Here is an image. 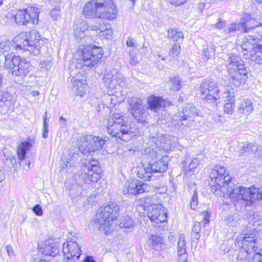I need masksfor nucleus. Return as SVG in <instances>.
<instances>
[{
  "mask_svg": "<svg viewBox=\"0 0 262 262\" xmlns=\"http://www.w3.org/2000/svg\"><path fill=\"white\" fill-rule=\"evenodd\" d=\"M211 179V191L218 196L229 195L233 202H239L246 206L251 205L255 201L262 200V189L255 187L247 188L236 186L228 188L231 177L227 172L225 167L216 165L210 173Z\"/></svg>",
  "mask_w": 262,
  "mask_h": 262,
  "instance_id": "obj_1",
  "label": "nucleus"
},
{
  "mask_svg": "<svg viewBox=\"0 0 262 262\" xmlns=\"http://www.w3.org/2000/svg\"><path fill=\"white\" fill-rule=\"evenodd\" d=\"M83 14L88 18L112 20L116 18L117 9L112 0H91L84 6Z\"/></svg>",
  "mask_w": 262,
  "mask_h": 262,
  "instance_id": "obj_2",
  "label": "nucleus"
},
{
  "mask_svg": "<svg viewBox=\"0 0 262 262\" xmlns=\"http://www.w3.org/2000/svg\"><path fill=\"white\" fill-rule=\"evenodd\" d=\"M13 41L17 48L27 51L35 56L40 53L41 46L43 45V41L36 30L21 33L14 37Z\"/></svg>",
  "mask_w": 262,
  "mask_h": 262,
  "instance_id": "obj_3",
  "label": "nucleus"
},
{
  "mask_svg": "<svg viewBox=\"0 0 262 262\" xmlns=\"http://www.w3.org/2000/svg\"><path fill=\"white\" fill-rule=\"evenodd\" d=\"M255 236V233L250 231L249 233H243L237 237L235 244L240 248L237 262H251L250 254L258 249Z\"/></svg>",
  "mask_w": 262,
  "mask_h": 262,
  "instance_id": "obj_4",
  "label": "nucleus"
},
{
  "mask_svg": "<svg viewBox=\"0 0 262 262\" xmlns=\"http://www.w3.org/2000/svg\"><path fill=\"white\" fill-rule=\"evenodd\" d=\"M108 133L112 137L127 142L131 137L129 127L126 124L123 116L120 113H115L108 119L106 125Z\"/></svg>",
  "mask_w": 262,
  "mask_h": 262,
  "instance_id": "obj_5",
  "label": "nucleus"
},
{
  "mask_svg": "<svg viewBox=\"0 0 262 262\" xmlns=\"http://www.w3.org/2000/svg\"><path fill=\"white\" fill-rule=\"evenodd\" d=\"M119 207L115 203L110 202L106 206L100 209L97 215L100 230L106 234L110 232L112 224L114 219L119 215Z\"/></svg>",
  "mask_w": 262,
  "mask_h": 262,
  "instance_id": "obj_6",
  "label": "nucleus"
},
{
  "mask_svg": "<svg viewBox=\"0 0 262 262\" xmlns=\"http://www.w3.org/2000/svg\"><path fill=\"white\" fill-rule=\"evenodd\" d=\"M5 67L9 69L13 75L21 77L27 76L31 69L29 62L16 56L12 53L5 55Z\"/></svg>",
  "mask_w": 262,
  "mask_h": 262,
  "instance_id": "obj_7",
  "label": "nucleus"
},
{
  "mask_svg": "<svg viewBox=\"0 0 262 262\" xmlns=\"http://www.w3.org/2000/svg\"><path fill=\"white\" fill-rule=\"evenodd\" d=\"M198 115L196 108L189 104L183 108L182 112H178L172 117L171 122L176 127H194L195 122L193 117Z\"/></svg>",
  "mask_w": 262,
  "mask_h": 262,
  "instance_id": "obj_8",
  "label": "nucleus"
},
{
  "mask_svg": "<svg viewBox=\"0 0 262 262\" xmlns=\"http://www.w3.org/2000/svg\"><path fill=\"white\" fill-rule=\"evenodd\" d=\"M220 92L217 82L213 79H206L200 85L201 98L207 103H216L220 98Z\"/></svg>",
  "mask_w": 262,
  "mask_h": 262,
  "instance_id": "obj_9",
  "label": "nucleus"
},
{
  "mask_svg": "<svg viewBox=\"0 0 262 262\" xmlns=\"http://www.w3.org/2000/svg\"><path fill=\"white\" fill-rule=\"evenodd\" d=\"M128 111L132 114L135 120L139 123H146L148 115V107L142 99L136 97H133L128 99Z\"/></svg>",
  "mask_w": 262,
  "mask_h": 262,
  "instance_id": "obj_10",
  "label": "nucleus"
},
{
  "mask_svg": "<svg viewBox=\"0 0 262 262\" xmlns=\"http://www.w3.org/2000/svg\"><path fill=\"white\" fill-rule=\"evenodd\" d=\"M122 75L116 71L112 70L111 72L106 73L103 78V82L105 87L108 89L110 94L106 96L107 99L111 101L113 104H115L116 101L115 98L116 96H114V90H116L121 85L122 82Z\"/></svg>",
  "mask_w": 262,
  "mask_h": 262,
  "instance_id": "obj_11",
  "label": "nucleus"
},
{
  "mask_svg": "<svg viewBox=\"0 0 262 262\" xmlns=\"http://www.w3.org/2000/svg\"><path fill=\"white\" fill-rule=\"evenodd\" d=\"M39 9L36 7H28L26 9L17 10L14 15L15 21L18 25L26 26L31 23L37 24L38 22Z\"/></svg>",
  "mask_w": 262,
  "mask_h": 262,
  "instance_id": "obj_12",
  "label": "nucleus"
},
{
  "mask_svg": "<svg viewBox=\"0 0 262 262\" xmlns=\"http://www.w3.org/2000/svg\"><path fill=\"white\" fill-rule=\"evenodd\" d=\"M83 170L84 174L83 178L85 183H96L101 178V168L97 161H88L85 164Z\"/></svg>",
  "mask_w": 262,
  "mask_h": 262,
  "instance_id": "obj_13",
  "label": "nucleus"
},
{
  "mask_svg": "<svg viewBox=\"0 0 262 262\" xmlns=\"http://www.w3.org/2000/svg\"><path fill=\"white\" fill-rule=\"evenodd\" d=\"M102 49L97 46L86 47L83 51L82 63L84 66L92 67L101 58Z\"/></svg>",
  "mask_w": 262,
  "mask_h": 262,
  "instance_id": "obj_14",
  "label": "nucleus"
},
{
  "mask_svg": "<svg viewBox=\"0 0 262 262\" xmlns=\"http://www.w3.org/2000/svg\"><path fill=\"white\" fill-rule=\"evenodd\" d=\"M104 143L105 141L103 139L89 135L85 138V141L83 142L80 149L83 150L84 154H86L101 148Z\"/></svg>",
  "mask_w": 262,
  "mask_h": 262,
  "instance_id": "obj_15",
  "label": "nucleus"
},
{
  "mask_svg": "<svg viewBox=\"0 0 262 262\" xmlns=\"http://www.w3.org/2000/svg\"><path fill=\"white\" fill-rule=\"evenodd\" d=\"M148 209V216L154 226H158L159 223L166 221L167 212L162 204L155 205L154 208Z\"/></svg>",
  "mask_w": 262,
  "mask_h": 262,
  "instance_id": "obj_16",
  "label": "nucleus"
},
{
  "mask_svg": "<svg viewBox=\"0 0 262 262\" xmlns=\"http://www.w3.org/2000/svg\"><path fill=\"white\" fill-rule=\"evenodd\" d=\"M226 62L228 72L232 74L235 70L246 69L244 61L233 54H223L222 57Z\"/></svg>",
  "mask_w": 262,
  "mask_h": 262,
  "instance_id": "obj_17",
  "label": "nucleus"
},
{
  "mask_svg": "<svg viewBox=\"0 0 262 262\" xmlns=\"http://www.w3.org/2000/svg\"><path fill=\"white\" fill-rule=\"evenodd\" d=\"M147 188V184L134 180L125 183L123 187V192L124 194L136 195L145 191Z\"/></svg>",
  "mask_w": 262,
  "mask_h": 262,
  "instance_id": "obj_18",
  "label": "nucleus"
},
{
  "mask_svg": "<svg viewBox=\"0 0 262 262\" xmlns=\"http://www.w3.org/2000/svg\"><path fill=\"white\" fill-rule=\"evenodd\" d=\"M62 251L64 258L67 260H75L81 254V250L77 243L72 240L63 244Z\"/></svg>",
  "mask_w": 262,
  "mask_h": 262,
  "instance_id": "obj_19",
  "label": "nucleus"
},
{
  "mask_svg": "<svg viewBox=\"0 0 262 262\" xmlns=\"http://www.w3.org/2000/svg\"><path fill=\"white\" fill-rule=\"evenodd\" d=\"M260 26H262V24H248V23H245L244 20H241L239 23H233L230 25L224 30V31L226 34L232 33L236 31H241L246 33Z\"/></svg>",
  "mask_w": 262,
  "mask_h": 262,
  "instance_id": "obj_20",
  "label": "nucleus"
},
{
  "mask_svg": "<svg viewBox=\"0 0 262 262\" xmlns=\"http://www.w3.org/2000/svg\"><path fill=\"white\" fill-rule=\"evenodd\" d=\"M156 157L155 160H152L151 162L149 163L150 166L152 168V172H163L165 171L168 166V157H161L159 154H156Z\"/></svg>",
  "mask_w": 262,
  "mask_h": 262,
  "instance_id": "obj_21",
  "label": "nucleus"
},
{
  "mask_svg": "<svg viewBox=\"0 0 262 262\" xmlns=\"http://www.w3.org/2000/svg\"><path fill=\"white\" fill-rule=\"evenodd\" d=\"M39 251L44 255L53 256L58 253V247L53 239H48L40 245Z\"/></svg>",
  "mask_w": 262,
  "mask_h": 262,
  "instance_id": "obj_22",
  "label": "nucleus"
},
{
  "mask_svg": "<svg viewBox=\"0 0 262 262\" xmlns=\"http://www.w3.org/2000/svg\"><path fill=\"white\" fill-rule=\"evenodd\" d=\"M147 102L149 108L155 112L162 107H165L171 105V102L168 100L155 96H150L148 99Z\"/></svg>",
  "mask_w": 262,
  "mask_h": 262,
  "instance_id": "obj_23",
  "label": "nucleus"
},
{
  "mask_svg": "<svg viewBox=\"0 0 262 262\" xmlns=\"http://www.w3.org/2000/svg\"><path fill=\"white\" fill-rule=\"evenodd\" d=\"M163 239L157 234H150L147 237L145 246L149 250L160 251L162 246Z\"/></svg>",
  "mask_w": 262,
  "mask_h": 262,
  "instance_id": "obj_24",
  "label": "nucleus"
},
{
  "mask_svg": "<svg viewBox=\"0 0 262 262\" xmlns=\"http://www.w3.org/2000/svg\"><path fill=\"white\" fill-rule=\"evenodd\" d=\"M230 74L231 75L233 84L236 87H238L242 83L245 82L247 78V70L246 69H239Z\"/></svg>",
  "mask_w": 262,
  "mask_h": 262,
  "instance_id": "obj_25",
  "label": "nucleus"
},
{
  "mask_svg": "<svg viewBox=\"0 0 262 262\" xmlns=\"http://www.w3.org/2000/svg\"><path fill=\"white\" fill-rule=\"evenodd\" d=\"M73 84V91L80 97H82L85 92L86 87V80L84 79H78L73 78L71 80Z\"/></svg>",
  "mask_w": 262,
  "mask_h": 262,
  "instance_id": "obj_26",
  "label": "nucleus"
},
{
  "mask_svg": "<svg viewBox=\"0 0 262 262\" xmlns=\"http://www.w3.org/2000/svg\"><path fill=\"white\" fill-rule=\"evenodd\" d=\"M178 262H187L188 254L186 250V243L184 237L180 236L177 245Z\"/></svg>",
  "mask_w": 262,
  "mask_h": 262,
  "instance_id": "obj_27",
  "label": "nucleus"
},
{
  "mask_svg": "<svg viewBox=\"0 0 262 262\" xmlns=\"http://www.w3.org/2000/svg\"><path fill=\"white\" fill-rule=\"evenodd\" d=\"M150 142L155 143L158 147L164 150H168L170 147L169 140L166 139L165 136L161 135L158 136L157 138L152 137L150 139Z\"/></svg>",
  "mask_w": 262,
  "mask_h": 262,
  "instance_id": "obj_28",
  "label": "nucleus"
},
{
  "mask_svg": "<svg viewBox=\"0 0 262 262\" xmlns=\"http://www.w3.org/2000/svg\"><path fill=\"white\" fill-rule=\"evenodd\" d=\"M3 81V77L0 74V88ZM12 104V96L5 91H0V105L2 106L9 107Z\"/></svg>",
  "mask_w": 262,
  "mask_h": 262,
  "instance_id": "obj_29",
  "label": "nucleus"
},
{
  "mask_svg": "<svg viewBox=\"0 0 262 262\" xmlns=\"http://www.w3.org/2000/svg\"><path fill=\"white\" fill-rule=\"evenodd\" d=\"M254 106L252 102L249 99H244L240 104L238 109V113L245 116H248L252 113Z\"/></svg>",
  "mask_w": 262,
  "mask_h": 262,
  "instance_id": "obj_30",
  "label": "nucleus"
},
{
  "mask_svg": "<svg viewBox=\"0 0 262 262\" xmlns=\"http://www.w3.org/2000/svg\"><path fill=\"white\" fill-rule=\"evenodd\" d=\"M152 173H153L152 168L150 166V164L148 163L139 168L137 176L139 178L145 180H149L152 176Z\"/></svg>",
  "mask_w": 262,
  "mask_h": 262,
  "instance_id": "obj_31",
  "label": "nucleus"
},
{
  "mask_svg": "<svg viewBox=\"0 0 262 262\" xmlns=\"http://www.w3.org/2000/svg\"><path fill=\"white\" fill-rule=\"evenodd\" d=\"M258 150L257 145L253 143H244L241 147L239 154L240 156H248L251 154H254V151Z\"/></svg>",
  "mask_w": 262,
  "mask_h": 262,
  "instance_id": "obj_32",
  "label": "nucleus"
},
{
  "mask_svg": "<svg viewBox=\"0 0 262 262\" xmlns=\"http://www.w3.org/2000/svg\"><path fill=\"white\" fill-rule=\"evenodd\" d=\"M200 216L203 219V221L195 222L192 228V232L200 233L201 230V224L204 225L209 223V214L207 211L203 212Z\"/></svg>",
  "mask_w": 262,
  "mask_h": 262,
  "instance_id": "obj_33",
  "label": "nucleus"
},
{
  "mask_svg": "<svg viewBox=\"0 0 262 262\" xmlns=\"http://www.w3.org/2000/svg\"><path fill=\"white\" fill-rule=\"evenodd\" d=\"M70 195L72 200L78 198V200L82 198L85 194L86 192L80 186H74L70 190Z\"/></svg>",
  "mask_w": 262,
  "mask_h": 262,
  "instance_id": "obj_34",
  "label": "nucleus"
},
{
  "mask_svg": "<svg viewBox=\"0 0 262 262\" xmlns=\"http://www.w3.org/2000/svg\"><path fill=\"white\" fill-rule=\"evenodd\" d=\"M167 37L173 41H178L183 39L184 35L182 31L177 29L171 28L167 30Z\"/></svg>",
  "mask_w": 262,
  "mask_h": 262,
  "instance_id": "obj_35",
  "label": "nucleus"
},
{
  "mask_svg": "<svg viewBox=\"0 0 262 262\" xmlns=\"http://www.w3.org/2000/svg\"><path fill=\"white\" fill-rule=\"evenodd\" d=\"M32 144L29 142H24L19 146L17 155L19 159L23 160L25 158L26 152L31 147Z\"/></svg>",
  "mask_w": 262,
  "mask_h": 262,
  "instance_id": "obj_36",
  "label": "nucleus"
},
{
  "mask_svg": "<svg viewBox=\"0 0 262 262\" xmlns=\"http://www.w3.org/2000/svg\"><path fill=\"white\" fill-rule=\"evenodd\" d=\"M119 226L121 228L130 229L134 228V222L128 216L122 217Z\"/></svg>",
  "mask_w": 262,
  "mask_h": 262,
  "instance_id": "obj_37",
  "label": "nucleus"
},
{
  "mask_svg": "<svg viewBox=\"0 0 262 262\" xmlns=\"http://www.w3.org/2000/svg\"><path fill=\"white\" fill-rule=\"evenodd\" d=\"M200 163L199 159L196 158H193L187 167L185 168V172L187 174L191 175L194 170L198 167Z\"/></svg>",
  "mask_w": 262,
  "mask_h": 262,
  "instance_id": "obj_38",
  "label": "nucleus"
},
{
  "mask_svg": "<svg viewBox=\"0 0 262 262\" xmlns=\"http://www.w3.org/2000/svg\"><path fill=\"white\" fill-rule=\"evenodd\" d=\"M215 50L214 47H210L205 48L202 53L203 59L205 61H208L215 55Z\"/></svg>",
  "mask_w": 262,
  "mask_h": 262,
  "instance_id": "obj_39",
  "label": "nucleus"
},
{
  "mask_svg": "<svg viewBox=\"0 0 262 262\" xmlns=\"http://www.w3.org/2000/svg\"><path fill=\"white\" fill-rule=\"evenodd\" d=\"M253 57L256 63L262 64V46H257L255 47V54Z\"/></svg>",
  "mask_w": 262,
  "mask_h": 262,
  "instance_id": "obj_40",
  "label": "nucleus"
},
{
  "mask_svg": "<svg viewBox=\"0 0 262 262\" xmlns=\"http://www.w3.org/2000/svg\"><path fill=\"white\" fill-rule=\"evenodd\" d=\"M10 41L7 40L6 38H0V52H5L10 50Z\"/></svg>",
  "mask_w": 262,
  "mask_h": 262,
  "instance_id": "obj_41",
  "label": "nucleus"
},
{
  "mask_svg": "<svg viewBox=\"0 0 262 262\" xmlns=\"http://www.w3.org/2000/svg\"><path fill=\"white\" fill-rule=\"evenodd\" d=\"M181 51L179 43H175L173 47L170 49L168 54L173 58L177 57L180 54Z\"/></svg>",
  "mask_w": 262,
  "mask_h": 262,
  "instance_id": "obj_42",
  "label": "nucleus"
},
{
  "mask_svg": "<svg viewBox=\"0 0 262 262\" xmlns=\"http://www.w3.org/2000/svg\"><path fill=\"white\" fill-rule=\"evenodd\" d=\"M98 29L100 31V35L101 36L104 37L106 39L110 38L113 34L112 29L110 28V26H108V27H106L105 30L103 29L102 27H101L100 28H99Z\"/></svg>",
  "mask_w": 262,
  "mask_h": 262,
  "instance_id": "obj_43",
  "label": "nucleus"
},
{
  "mask_svg": "<svg viewBox=\"0 0 262 262\" xmlns=\"http://www.w3.org/2000/svg\"><path fill=\"white\" fill-rule=\"evenodd\" d=\"M47 112L46 111L43 116V134L42 137L44 138H46L48 137V134L49 132V125L47 122Z\"/></svg>",
  "mask_w": 262,
  "mask_h": 262,
  "instance_id": "obj_44",
  "label": "nucleus"
},
{
  "mask_svg": "<svg viewBox=\"0 0 262 262\" xmlns=\"http://www.w3.org/2000/svg\"><path fill=\"white\" fill-rule=\"evenodd\" d=\"M198 204V193L196 190H194L190 202V206L192 209L195 210Z\"/></svg>",
  "mask_w": 262,
  "mask_h": 262,
  "instance_id": "obj_45",
  "label": "nucleus"
},
{
  "mask_svg": "<svg viewBox=\"0 0 262 262\" xmlns=\"http://www.w3.org/2000/svg\"><path fill=\"white\" fill-rule=\"evenodd\" d=\"M171 89L173 91H177L180 89L181 80L179 77H174L171 80Z\"/></svg>",
  "mask_w": 262,
  "mask_h": 262,
  "instance_id": "obj_46",
  "label": "nucleus"
},
{
  "mask_svg": "<svg viewBox=\"0 0 262 262\" xmlns=\"http://www.w3.org/2000/svg\"><path fill=\"white\" fill-rule=\"evenodd\" d=\"M155 197L148 196L145 199V205L146 207H150V208H154L155 205L159 204L156 203Z\"/></svg>",
  "mask_w": 262,
  "mask_h": 262,
  "instance_id": "obj_47",
  "label": "nucleus"
},
{
  "mask_svg": "<svg viewBox=\"0 0 262 262\" xmlns=\"http://www.w3.org/2000/svg\"><path fill=\"white\" fill-rule=\"evenodd\" d=\"M234 103L233 101H229L225 103L224 110L226 114H232L234 111Z\"/></svg>",
  "mask_w": 262,
  "mask_h": 262,
  "instance_id": "obj_48",
  "label": "nucleus"
},
{
  "mask_svg": "<svg viewBox=\"0 0 262 262\" xmlns=\"http://www.w3.org/2000/svg\"><path fill=\"white\" fill-rule=\"evenodd\" d=\"M80 24L82 25V27L79 28H77L75 31V35L79 36L80 37L82 38L83 35L81 34L80 32H81V33H83L87 30L88 24L85 22H82Z\"/></svg>",
  "mask_w": 262,
  "mask_h": 262,
  "instance_id": "obj_49",
  "label": "nucleus"
},
{
  "mask_svg": "<svg viewBox=\"0 0 262 262\" xmlns=\"http://www.w3.org/2000/svg\"><path fill=\"white\" fill-rule=\"evenodd\" d=\"M60 8L59 6H56L54 9L51 11V16L54 20H57L59 16Z\"/></svg>",
  "mask_w": 262,
  "mask_h": 262,
  "instance_id": "obj_50",
  "label": "nucleus"
},
{
  "mask_svg": "<svg viewBox=\"0 0 262 262\" xmlns=\"http://www.w3.org/2000/svg\"><path fill=\"white\" fill-rule=\"evenodd\" d=\"M40 66L41 68H45L48 70L51 68L52 66V63L49 60H44L40 62Z\"/></svg>",
  "mask_w": 262,
  "mask_h": 262,
  "instance_id": "obj_51",
  "label": "nucleus"
},
{
  "mask_svg": "<svg viewBox=\"0 0 262 262\" xmlns=\"http://www.w3.org/2000/svg\"><path fill=\"white\" fill-rule=\"evenodd\" d=\"M32 210L34 212V213L38 216L42 215L43 213L41 206L38 204L36 205L33 208Z\"/></svg>",
  "mask_w": 262,
  "mask_h": 262,
  "instance_id": "obj_52",
  "label": "nucleus"
},
{
  "mask_svg": "<svg viewBox=\"0 0 262 262\" xmlns=\"http://www.w3.org/2000/svg\"><path fill=\"white\" fill-rule=\"evenodd\" d=\"M242 47L243 50L250 52L253 49V45L249 42H245L242 43Z\"/></svg>",
  "mask_w": 262,
  "mask_h": 262,
  "instance_id": "obj_53",
  "label": "nucleus"
},
{
  "mask_svg": "<svg viewBox=\"0 0 262 262\" xmlns=\"http://www.w3.org/2000/svg\"><path fill=\"white\" fill-rule=\"evenodd\" d=\"M253 262H262V253H256L253 256Z\"/></svg>",
  "mask_w": 262,
  "mask_h": 262,
  "instance_id": "obj_54",
  "label": "nucleus"
},
{
  "mask_svg": "<svg viewBox=\"0 0 262 262\" xmlns=\"http://www.w3.org/2000/svg\"><path fill=\"white\" fill-rule=\"evenodd\" d=\"M226 25V23L224 21H222L220 19H219V21L216 24H214L213 27L219 29H223Z\"/></svg>",
  "mask_w": 262,
  "mask_h": 262,
  "instance_id": "obj_55",
  "label": "nucleus"
},
{
  "mask_svg": "<svg viewBox=\"0 0 262 262\" xmlns=\"http://www.w3.org/2000/svg\"><path fill=\"white\" fill-rule=\"evenodd\" d=\"M138 63V60L136 56L130 54L129 63L133 66H136Z\"/></svg>",
  "mask_w": 262,
  "mask_h": 262,
  "instance_id": "obj_56",
  "label": "nucleus"
},
{
  "mask_svg": "<svg viewBox=\"0 0 262 262\" xmlns=\"http://www.w3.org/2000/svg\"><path fill=\"white\" fill-rule=\"evenodd\" d=\"M6 250H7L8 255V256L10 257H14V250H13V248H12L11 246L8 245L6 247Z\"/></svg>",
  "mask_w": 262,
  "mask_h": 262,
  "instance_id": "obj_57",
  "label": "nucleus"
},
{
  "mask_svg": "<svg viewBox=\"0 0 262 262\" xmlns=\"http://www.w3.org/2000/svg\"><path fill=\"white\" fill-rule=\"evenodd\" d=\"M126 45L129 47H135L137 46L136 44L134 41V39L131 38H129L126 40Z\"/></svg>",
  "mask_w": 262,
  "mask_h": 262,
  "instance_id": "obj_58",
  "label": "nucleus"
},
{
  "mask_svg": "<svg viewBox=\"0 0 262 262\" xmlns=\"http://www.w3.org/2000/svg\"><path fill=\"white\" fill-rule=\"evenodd\" d=\"M169 2L176 6H179L185 3L186 0H169Z\"/></svg>",
  "mask_w": 262,
  "mask_h": 262,
  "instance_id": "obj_59",
  "label": "nucleus"
},
{
  "mask_svg": "<svg viewBox=\"0 0 262 262\" xmlns=\"http://www.w3.org/2000/svg\"><path fill=\"white\" fill-rule=\"evenodd\" d=\"M258 150L257 151H254V155L256 157H258L262 158V147L260 146L257 145Z\"/></svg>",
  "mask_w": 262,
  "mask_h": 262,
  "instance_id": "obj_60",
  "label": "nucleus"
},
{
  "mask_svg": "<svg viewBox=\"0 0 262 262\" xmlns=\"http://www.w3.org/2000/svg\"><path fill=\"white\" fill-rule=\"evenodd\" d=\"M201 236V235L200 233H196V232H192L191 237L192 239L193 242H194L195 240H196L195 242L196 244H197V241L200 239Z\"/></svg>",
  "mask_w": 262,
  "mask_h": 262,
  "instance_id": "obj_61",
  "label": "nucleus"
},
{
  "mask_svg": "<svg viewBox=\"0 0 262 262\" xmlns=\"http://www.w3.org/2000/svg\"><path fill=\"white\" fill-rule=\"evenodd\" d=\"M66 122H67V120L65 118H64L62 117H59V124L61 128H63L65 127L66 124Z\"/></svg>",
  "mask_w": 262,
  "mask_h": 262,
  "instance_id": "obj_62",
  "label": "nucleus"
},
{
  "mask_svg": "<svg viewBox=\"0 0 262 262\" xmlns=\"http://www.w3.org/2000/svg\"><path fill=\"white\" fill-rule=\"evenodd\" d=\"M215 121L216 122L223 123L224 122V119L221 116H216L214 118Z\"/></svg>",
  "mask_w": 262,
  "mask_h": 262,
  "instance_id": "obj_63",
  "label": "nucleus"
},
{
  "mask_svg": "<svg viewBox=\"0 0 262 262\" xmlns=\"http://www.w3.org/2000/svg\"><path fill=\"white\" fill-rule=\"evenodd\" d=\"M85 262H96L94 260V258L91 256H87L84 259Z\"/></svg>",
  "mask_w": 262,
  "mask_h": 262,
  "instance_id": "obj_64",
  "label": "nucleus"
}]
</instances>
